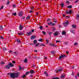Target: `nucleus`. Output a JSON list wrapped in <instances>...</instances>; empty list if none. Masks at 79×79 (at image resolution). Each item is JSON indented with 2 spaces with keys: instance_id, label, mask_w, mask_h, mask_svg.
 Here are the masks:
<instances>
[{
  "instance_id": "6",
  "label": "nucleus",
  "mask_w": 79,
  "mask_h": 79,
  "mask_svg": "<svg viewBox=\"0 0 79 79\" xmlns=\"http://www.w3.org/2000/svg\"><path fill=\"white\" fill-rule=\"evenodd\" d=\"M4 68L6 69H9L10 68V65H9V64H7V65H6Z\"/></svg>"
},
{
  "instance_id": "16",
  "label": "nucleus",
  "mask_w": 79,
  "mask_h": 79,
  "mask_svg": "<svg viewBox=\"0 0 79 79\" xmlns=\"http://www.w3.org/2000/svg\"><path fill=\"white\" fill-rule=\"evenodd\" d=\"M72 27L73 28H74V29L76 28V26L75 25H73Z\"/></svg>"
},
{
  "instance_id": "50",
  "label": "nucleus",
  "mask_w": 79,
  "mask_h": 79,
  "mask_svg": "<svg viewBox=\"0 0 79 79\" xmlns=\"http://www.w3.org/2000/svg\"><path fill=\"white\" fill-rule=\"evenodd\" d=\"M23 33H18V35H23Z\"/></svg>"
},
{
  "instance_id": "42",
  "label": "nucleus",
  "mask_w": 79,
  "mask_h": 79,
  "mask_svg": "<svg viewBox=\"0 0 79 79\" xmlns=\"http://www.w3.org/2000/svg\"><path fill=\"white\" fill-rule=\"evenodd\" d=\"M42 33L44 34V35H45V34H46V32H45V31H42Z\"/></svg>"
},
{
  "instance_id": "23",
  "label": "nucleus",
  "mask_w": 79,
  "mask_h": 79,
  "mask_svg": "<svg viewBox=\"0 0 79 79\" xmlns=\"http://www.w3.org/2000/svg\"><path fill=\"white\" fill-rule=\"evenodd\" d=\"M0 64H2V65H3V64H5V62L3 61H1L0 62Z\"/></svg>"
},
{
  "instance_id": "43",
  "label": "nucleus",
  "mask_w": 79,
  "mask_h": 79,
  "mask_svg": "<svg viewBox=\"0 0 79 79\" xmlns=\"http://www.w3.org/2000/svg\"><path fill=\"white\" fill-rule=\"evenodd\" d=\"M29 74V72H26L25 75H27L28 74Z\"/></svg>"
},
{
  "instance_id": "20",
  "label": "nucleus",
  "mask_w": 79,
  "mask_h": 79,
  "mask_svg": "<svg viewBox=\"0 0 79 79\" xmlns=\"http://www.w3.org/2000/svg\"><path fill=\"white\" fill-rule=\"evenodd\" d=\"M38 41L39 42H44V41H43V39H40L38 40Z\"/></svg>"
},
{
  "instance_id": "54",
  "label": "nucleus",
  "mask_w": 79,
  "mask_h": 79,
  "mask_svg": "<svg viewBox=\"0 0 79 79\" xmlns=\"http://www.w3.org/2000/svg\"><path fill=\"white\" fill-rule=\"evenodd\" d=\"M3 7H4V6H2L1 7V9H3Z\"/></svg>"
},
{
  "instance_id": "4",
  "label": "nucleus",
  "mask_w": 79,
  "mask_h": 79,
  "mask_svg": "<svg viewBox=\"0 0 79 79\" xmlns=\"http://www.w3.org/2000/svg\"><path fill=\"white\" fill-rule=\"evenodd\" d=\"M63 71V69H56V73H58V72H61Z\"/></svg>"
},
{
  "instance_id": "51",
  "label": "nucleus",
  "mask_w": 79,
  "mask_h": 79,
  "mask_svg": "<svg viewBox=\"0 0 79 79\" xmlns=\"http://www.w3.org/2000/svg\"><path fill=\"white\" fill-rule=\"evenodd\" d=\"M77 43H74V46H75V45H77Z\"/></svg>"
},
{
  "instance_id": "27",
  "label": "nucleus",
  "mask_w": 79,
  "mask_h": 79,
  "mask_svg": "<svg viewBox=\"0 0 79 79\" xmlns=\"http://www.w3.org/2000/svg\"><path fill=\"white\" fill-rule=\"evenodd\" d=\"M34 70H31L30 71V73H31V74H33V73H34Z\"/></svg>"
},
{
  "instance_id": "58",
  "label": "nucleus",
  "mask_w": 79,
  "mask_h": 79,
  "mask_svg": "<svg viewBox=\"0 0 79 79\" xmlns=\"http://www.w3.org/2000/svg\"><path fill=\"white\" fill-rule=\"evenodd\" d=\"M31 31L32 32H34V31H35L34 30L32 29L31 30Z\"/></svg>"
},
{
  "instance_id": "9",
  "label": "nucleus",
  "mask_w": 79,
  "mask_h": 79,
  "mask_svg": "<svg viewBox=\"0 0 79 79\" xmlns=\"http://www.w3.org/2000/svg\"><path fill=\"white\" fill-rule=\"evenodd\" d=\"M22 29H23V27L21 25H20L19 27V30H22Z\"/></svg>"
},
{
  "instance_id": "34",
  "label": "nucleus",
  "mask_w": 79,
  "mask_h": 79,
  "mask_svg": "<svg viewBox=\"0 0 79 79\" xmlns=\"http://www.w3.org/2000/svg\"><path fill=\"white\" fill-rule=\"evenodd\" d=\"M51 19H48L47 20V22H50V21H51Z\"/></svg>"
},
{
  "instance_id": "15",
  "label": "nucleus",
  "mask_w": 79,
  "mask_h": 79,
  "mask_svg": "<svg viewBox=\"0 0 79 79\" xmlns=\"http://www.w3.org/2000/svg\"><path fill=\"white\" fill-rule=\"evenodd\" d=\"M51 46H54V47H56V46L55 45V44H53V43H51L49 44Z\"/></svg>"
},
{
  "instance_id": "13",
  "label": "nucleus",
  "mask_w": 79,
  "mask_h": 79,
  "mask_svg": "<svg viewBox=\"0 0 79 79\" xmlns=\"http://www.w3.org/2000/svg\"><path fill=\"white\" fill-rule=\"evenodd\" d=\"M31 40H33L34 39H35V36H31Z\"/></svg>"
},
{
  "instance_id": "5",
  "label": "nucleus",
  "mask_w": 79,
  "mask_h": 79,
  "mask_svg": "<svg viewBox=\"0 0 79 79\" xmlns=\"http://www.w3.org/2000/svg\"><path fill=\"white\" fill-rule=\"evenodd\" d=\"M23 15V13L22 11H20L18 13V15L19 16H22Z\"/></svg>"
},
{
  "instance_id": "55",
  "label": "nucleus",
  "mask_w": 79,
  "mask_h": 79,
  "mask_svg": "<svg viewBox=\"0 0 79 79\" xmlns=\"http://www.w3.org/2000/svg\"><path fill=\"white\" fill-rule=\"evenodd\" d=\"M13 6L14 8H15V7L16 6V5L15 4H13Z\"/></svg>"
},
{
  "instance_id": "10",
  "label": "nucleus",
  "mask_w": 79,
  "mask_h": 79,
  "mask_svg": "<svg viewBox=\"0 0 79 79\" xmlns=\"http://www.w3.org/2000/svg\"><path fill=\"white\" fill-rule=\"evenodd\" d=\"M58 31H56L54 33V36H57V35H58Z\"/></svg>"
},
{
  "instance_id": "30",
  "label": "nucleus",
  "mask_w": 79,
  "mask_h": 79,
  "mask_svg": "<svg viewBox=\"0 0 79 79\" xmlns=\"http://www.w3.org/2000/svg\"><path fill=\"white\" fill-rule=\"evenodd\" d=\"M52 79H60V78L58 77H55L54 78H53Z\"/></svg>"
},
{
  "instance_id": "57",
  "label": "nucleus",
  "mask_w": 79,
  "mask_h": 79,
  "mask_svg": "<svg viewBox=\"0 0 79 79\" xmlns=\"http://www.w3.org/2000/svg\"><path fill=\"white\" fill-rule=\"evenodd\" d=\"M66 3H67V4H69V2L68 1H66Z\"/></svg>"
},
{
  "instance_id": "53",
  "label": "nucleus",
  "mask_w": 79,
  "mask_h": 79,
  "mask_svg": "<svg viewBox=\"0 0 79 79\" xmlns=\"http://www.w3.org/2000/svg\"><path fill=\"white\" fill-rule=\"evenodd\" d=\"M66 53L67 55H68L69 54V52L66 51Z\"/></svg>"
},
{
  "instance_id": "17",
  "label": "nucleus",
  "mask_w": 79,
  "mask_h": 79,
  "mask_svg": "<svg viewBox=\"0 0 79 79\" xmlns=\"http://www.w3.org/2000/svg\"><path fill=\"white\" fill-rule=\"evenodd\" d=\"M14 74L15 76H19V75L18 72H17V73H14Z\"/></svg>"
},
{
  "instance_id": "25",
  "label": "nucleus",
  "mask_w": 79,
  "mask_h": 79,
  "mask_svg": "<svg viewBox=\"0 0 79 79\" xmlns=\"http://www.w3.org/2000/svg\"><path fill=\"white\" fill-rule=\"evenodd\" d=\"M72 5H70L69 6H67V8H69L71 9L72 8Z\"/></svg>"
},
{
  "instance_id": "12",
  "label": "nucleus",
  "mask_w": 79,
  "mask_h": 79,
  "mask_svg": "<svg viewBox=\"0 0 79 79\" xmlns=\"http://www.w3.org/2000/svg\"><path fill=\"white\" fill-rule=\"evenodd\" d=\"M65 76H66L64 74L60 76V77L62 79H63V78H64L65 77Z\"/></svg>"
},
{
  "instance_id": "28",
  "label": "nucleus",
  "mask_w": 79,
  "mask_h": 79,
  "mask_svg": "<svg viewBox=\"0 0 79 79\" xmlns=\"http://www.w3.org/2000/svg\"><path fill=\"white\" fill-rule=\"evenodd\" d=\"M27 59H25L24 60V63H27Z\"/></svg>"
},
{
  "instance_id": "14",
  "label": "nucleus",
  "mask_w": 79,
  "mask_h": 79,
  "mask_svg": "<svg viewBox=\"0 0 79 79\" xmlns=\"http://www.w3.org/2000/svg\"><path fill=\"white\" fill-rule=\"evenodd\" d=\"M44 74H45L46 76H48V74L47 73V71H45L44 72Z\"/></svg>"
},
{
  "instance_id": "64",
  "label": "nucleus",
  "mask_w": 79,
  "mask_h": 79,
  "mask_svg": "<svg viewBox=\"0 0 79 79\" xmlns=\"http://www.w3.org/2000/svg\"><path fill=\"white\" fill-rule=\"evenodd\" d=\"M66 13L67 14H69V12L67 11L66 12Z\"/></svg>"
},
{
  "instance_id": "36",
  "label": "nucleus",
  "mask_w": 79,
  "mask_h": 79,
  "mask_svg": "<svg viewBox=\"0 0 79 79\" xmlns=\"http://www.w3.org/2000/svg\"><path fill=\"white\" fill-rule=\"evenodd\" d=\"M77 19H79V14H77Z\"/></svg>"
},
{
  "instance_id": "37",
  "label": "nucleus",
  "mask_w": 79,
  "mask_h": 79,
  "mask_svg": "<svg viewBox=\"0 0 79 79\" xmlns=\"http://www.w3.org/2000/svg\"><path fill=\"white\" fill-rule=\"evenodd\" d=\"M51 53H52V54H53L54 53H55V51H52L51 52Z\"/></svg>"
},
{
  "instance_id": "18",
  "label": "nucleus",
  "mask_w": 79,
  "mask_h": 79,
  "mask_svg": "<svg viewBox=\"0 0 79 79\" xmlns=\"http://www.w3.org/2000/svg\"><path fill=\"white\" fill-rule=\"evenodd\" d=\"M62 35H65L66 34V31H64L62 32Z\"/></svg>"
},
{
  "instance_id": "45",
  "label": "nucleus",
  "mask_w": 79,
  "mask_h": 79,
  "mask_svg": "<svg viewBox=\"0 0 79 79\" xmlns=\"http://www.w3.org/2000/svg\"><path fill=\"white\" fill-rule=\"evenodd\" d=\"M78 2H79V0H77L74 3H77Z\"/></svg>"
},
{
  "instance_id": "2",
  "label": "nucleus",
  "mask_w": 79,
  "mask_h": 79,
  "mask_svg": "<svg viewBox=\"0 0 79 79\" xmlns=\"http://www.w3.org/2000/svg\"><path fill=\"white\" fill-rule=\"evenodd\" d=\"M64 26L66 27V26H67L69 24V21L68 20H67L66 22H64Z\"/></svg>"
},
{
  "instance_id": "49",
  "label": "nucleus",
  "mask_w": 79,
  "mask_h": 79,
  "mask_svg": "<svg viewBox=\"0 0 79 79\" xmlns=\"http://www.w3.org/2000/svg\"><path fill=\"white\" fill-rule=\"evenodd\" d=\"M9 3H10V1L8 0V1H7V5H9Z\"/></svg>"
},
{
  "instance_id": "38",
  "label": "nucleus",
  "mask_w": 79,
  "mask_h": 79,
  "mask_svg": "<svg viewBox=\"0 0 79 79\" xmlns=\"http://www.w3.org/2000/svg\"><path fill=\"white\" fill-rule=\"evenodd\" d=\"M30 8L31 10H34V7L33 6H31V7Z\"/></svg>"
},
{
  "instance_id": "1",
  "label": "nucleus",
  "mask_w": 79,
  "mask_h": 79,
  "mask_svg": "<svg viewBox=\"0 0 79 79\" xmlns=\"http://www.w3.org/2000/svg\"><path fill=\"white\" fill-rule=\"evenodd\" d=\"M10 77L12 79H15V78H16V77L18 78V76H15V73H12L10 74Z\"/></svg>"
},
{
  "instance_id": "8",
  "label": "nucleus",
  "mask_w": 79,
  "mask_h": 79,
  "mask_svg": "<svg viewBox=\"0 0 79 79\" xmlns=\"http://www.w3.org/2000/svg\"><path fill=\"white\" fill-rule=\"evenodd\" d=\"M32 34V32L31 31H30L29 32H27V35L28 36H29L30 35H31Z\"/></svg>"
},
{
  "instance_id": "41",
  "label": "nucleus",
  "mask_w": 79,
  "mask_h": 79,
  "mask_svg": "<svg viewBox=\"0 0 79 79\" xmlns=\"http://www.w3.org/2000/svg\"><path fill=\"white\" fill-rule=\"evenodd\" d=\"M53 20H54V22L55 23H57V20H56L55 19H53Z\"/></svg>"
},
{
  "instance_id": "60",
  "label": "nucleus",
  "mask_w": 79,
  "mask_h": 79,
  "mask_svg": "<svg viewBox=\"0 0 79 79\" xmlns=\"http://www.w3.org/2000/svg\"><path fill=\"white\" fill-rule=\"evenodd\" d=\"M12 63H14V64L16 63V62L15 61H12Z\"/></svg>"
},
{
  "instance_id": "63",
  "label": "nucleus",
  "mask_w": 79,
  "mask_h": 79,
  "mask_svg": "<svg viewBox=\"0 0 79 79\" xmlns=\"http://www.w3.org/2000/svg\"><path fill=\"white\" fill-rule=\"evenodd\" d=\"M74 72H72V76H73L74 75Z\"/></svg>"
},
{
  "instance_id": "39",
  "label": "nucleus",
  "mask_w": 79,
  "mask_h": 79,
  "mask_svg": "<svg viewBox=\"0 0 79 79\" xmlns=\"http://www.w3.org/2000/svg\"><path fill=\"white\" fill-rule=\"evenodd\" d=\"M46 42L47 43V44H48V43H49V40H46Z\"/></svg>"
},
{
  "instance_id": "35",
  "label": "nucleus",
  "mask_w": 79,
  "mask_h": 79,
  "mask_svg": "<svg viewBox=\"0 0 79 79\" xmlns=\"http://www.w3.org/2000/svg\"><path fill=\"white\" fill-rule=\"evenodd\" d=\"M26 77V75H23V76L22 77V78H24V77Z\"/></svg>"
},
{
  "instance_id": "47",
  "label": "nucleus",
  "mask_w": 79,
  "mask_h": 79,
  "mask_svg": "<svg viewBox=\"0 0 79 79\" xmlns=\"http://www.w3.org/2000/svg\"><path fill=\"white\" fill-rule=\"evenodd\" d=\"M31 66L33 68H35V67H36V66L34 65V64L32 65Z\"/></svg>"
},
{
  "instance_id": "48",
  "label": "nucleus",
  "mask_w": 79,
  "mask_h": 79,
  "mask_svg": "<svg viewBox=\"0 0 79 79\" xmlns=\"http://www.w3.org/2000/svg\"><path fill=\"white\" fill-rule=\"evenodd\" d=\"M29 13H33V11L32 10H30Z\"/></svg>"
},
{
  "instance_id": "52",
  "label": "nucleus",
  "mask_w": 79,
  "mask_h": 79,
  "mask_svg": "<svg viewBox=\"0 0 79 79\" xmlns=\"http://www.w3.org/2000/svg\"><path fill=\"white\" fill-rule=\"evenodd\" d=\"M52 26H55V24L53 23L52 24H51Z\"/></svg>"
},
{
  "instance_id": "22",
  "label": "nucleus",
  "mask_w": 79,
  "mask_h": 79,
  "mask_svg": "<svg viewBox=\"0 0 79 79\" xmlns=\"http://www.w3.org/2000/svg\"><path fill=\"white\" fill-rule=\"evenodd\" d=\"M52 24V22H50L48 23V26H50V25H51V24Z\"/></svg>"
},
{
  "instance_id": "7",
  "label": "nucleus",
  "mask_w": 79,
  "mask_h": 79,
  "mask_svg": "<svg viewBox=\"0 0 79 79\" xmlns=\"http://www.w3.org/2000/svg\"><path fill=\"white\" fill-rule=\"evenodd\" d=\"M70 31L72 33H73L74 34H75V31L73 29H71L70 30Z\"/></svg>"
},
{
  "instance_id": "33",
  "label": "nucleus",
  "mask_w": 79,
  "mask_h": 79,
  "mask_svg": "<svg viewBox=\"0 0 79 79\" xmlns=\"http://www.w3.org/2000/svg\"><path fill=\"white\" fill-rule=\"evenodd\" d=\"M71 13H73V12H72V10H70L69 11V13L71 15Z\"/></svg>"
},
{
  "instance_id": "62",
  "label": "nucleus",
  "mask_w": 79,
  "mask_h": 79,
  "mask_svg": "<svg viewBox=\"0 0 79 79\" xmlns=\"http://www.w3.org/2000/svg\"><path fill=\"white\" fill-rule=\"evenodd\" d=\"M22 68H21V67H20L19 68V70H21V69H22Z\"/></svg>"
},
{
  "instance_id": "11",
  "label": "nucleus",
  "mask_w": 79,
  "mask_h": 79,
  "mask_svg": "<svg viewBox=\"0 0 79 79\" xmlns=\"http://www.w3.org/2000/svg\"><path fill=\"white\" fill-rule=\"evenodd\" d=\"M8 64L9 65V66H10V67H13V66H14V64H12V63H10Z\"/></svg>"
},
{
  "instance_id": "19",
  "label": "nucleus",
  "mask_w": 79,
  "mask_h": 79,
  "mask_svg": "<svg viewBox=\"0 0 79 79\" xmlns=\"http://www.w3.org/2000/svg\"><path fill=\"white\" fill-rule=\"evenodd\" d=\"M63 8V7H64V3H61L60 5Z\"/></svg>"
},
{
  "instance_id": "26",
  "label": "nucleus",
  "mask_w": 79,
  "mask_h": 79,
  "mask_svg": "<svg viewBox=\"0 0 79 79\" xmlns=\"http://www.w3.org/2000/svg\"><path fill=\"white\" fill-rule=\"evenodd\" d=\"M16 12H15L14 13H13L12 14V15H14V16H16L17 15L16 14Z\"/></svg>"
},
{
  "instance_id": "46",
  "label": "nucleus",
  "mask_w": 79,
  "mask_h": 79,
  "mask_svg": "<svg viewBox=\"0 0 79 79\" xmlns=\"http://www.w3.org/2000/svg\"><path fill=\"white\" fill-rule=\"evenodd\" d=\"M48 34H49V35H51V34H52V33L51 32H49L48 33Z\"/></svg>"
},
{
  "instance_id": "59",
  "label": "nucleus",
  "mask_w": 79,
  "mask_h": 79,
  "mask_svg": "<svg viewBox=\"0 0 79 79\" xmlns=\"http://www.w3.org/2000/svg\"><path fill=\"white\" fill-rule=\"evenodd\" d=\"M60 42V41H58L56 40V43H58V42Z\"/></svg>"
},
{
  "instance_id": "44",
  "label": "nucleus",
  "mask_w": 79,
  "mask_h": 79,
  "mask_svg": "<svg viewBox=\"0 0 79 79\" xmlns=\"http://www.w3.org/2000/svg\"><path fill=\"white\" fill-rule=\"evenodd\" d=\"M40 44V43H38L37 44H35V47H38V45H39Z\"/></svg>"
},
{
  "instance_id": "56",
  "label": "nucleus",
  "mask_w": 79,
  "mask_h": 79,
  "mask_svg": "<svg viewBox=\"0 0 79 79\" xmlns=\"http://www.w3.org/2000/svg\"><path fill=\"white\" fill-rule=\"evenodd\" d=\"M0 39H2L3 40V37L2 36H0Z\"/></svg>"
},
{
  "instance_id": "32",
  "label": "nucleus",
  "mask_w": 79,
  "mask_h": 79,
  "mask_svg": "<svg viewBox=\"0 0 79 79\" xmlns=\"http://www.w3.org/2000/svg\"><path fill=\"white\" fill-rule=\"evenodd\" d=\"M33 44H36L37 43V40H35L33 41Z\"/></svg>"
},
{
  "instance_id": "21",
  "label": "nucleus",
  "mask_w": 79,
  "mask_h": 79,
  "mask_svg": "<svg viewBox=\"0 0 79 79\" xmlns=\"http://www.w3.org/2000/svg\"><path fill=\"white\" fill-rule=\"evenodd\" d=\"M17 41L18 43H20V44H21V40H20L17 39Z\"/></svg>"
},
{
  "instance_id": "29",
  "label": "nucleus",
  "mask_w": 79,
  "mask_h": 79,
  "mask_svg": "<svg viewBox=\"0 0 79 79\" xmlns=\"http://www.w3.org/2000/svg\"><path fill=\"white\" fill-rule=\"evenodd\" d=\"M39 46H44V47H45V44H40V45H39Z\"/></svg>"
},
{
  "instance_id": "3",
  "label": "nucleus",
  "mask_w": 79,
  "mask_h": 79,
  "mask_svg": "<svg viewBox=\"0 0 79 79\" xmlns=\"http://www.w3.org/2000/svg\"><path fill=\"white\" fill-rule=\"evenodd\" d=\"M64 56H66L64 54L60 56H59V60H62V59H63Z\"/></svg>"
},
{
  "instance_id": "40",
  "label": "nucleus",
  "mask_w": 79,
  "mask_h": 79,
  "mask_svg": "<svg viewBox=\"0 0 79 79\" xmlns=\"http://www.w3.org/2000/svg\"><path fill=\"white\" fill-rule=\"evenodd\" d=\"M40 28L41 30H42V28H43V26H40Z\"/></svg>"
},
{
  "instance_id": "24",
  "label": "nucleus",
  "mask_w": 79,
  "mask_h": 79,
  "mask_svg": "<svg viewBox=\"0 0 79 79\" xmlns=\"http://www.w3.org/2000/svg\"><path fill=\"white\" fill-rule=\"evenodd\" d=\"M30 18H31L30 16H28L26 17V19L27 20L30 19Z\"/></svg>"
},
{
  "instance_id": "61",
  "label": "nucleus",
  "mask_w": 79,
  "mask_h": 79,
  "mask_svg": "<svg viewBox=\"0 0 79 79\" xmlns=\"http://www.w3.org/2000/svg\"><path fill=\"white\" fill-rule=\"evenodd\" d=\"M55 28H54L53 29V32H55Z\"/></svg>"
},
{
  "instance_id": "31",
  "label": "nucleus",
  "mask_w": 79,
  "mask_h": 79,
  "mask_svg": "<svg viewBox=\"0 0 79 79\" xmlns=\"http://www.w3.org/2000/svg\"><path fill=\"white\" fill-rule=\"evenodd\" d=\"M3 28L2 26H0V30H3Z\"/></svg>"
}]
</instances>
